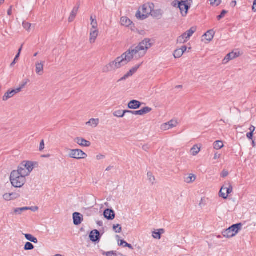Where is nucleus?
<instances>
[{"instance_id":"obj_1","label":"nucleus","mask_w":256,"mask_h":256,"mask_svg":"<svg viewBox=\"0 0 256 256\" xmlns=\"http://www.w3.org/2000/svg\"><path fill=\"white\" fill-rule=\"evenodd\" d=\"M151 40L150 38H144L142 42H140L136 46H132L128 50L124 53L119 58L124 66L126 64L130 62L134 56L136 59L143 57L146 54L148 50L152 45L150 42Z\"/></svg>"},{"instance_id":"obj_2","label":"nucleus","mask_w":256,"mask_h":256,"mask_svg":"<svg viewBox=\"0 0 256 256\" xmlns=\"http://www.w3.org/2000/svg\"><path fill=\"white\" fill-rule=\"evenodd\" d=\"M154 5L153 3H146L144 4L136 13V16L137 18L144 20L146 19L153 10Z\"/></svg>"},{"instance_id":"obj_3","label":"nucleus","mask_w":256,"mask_h":256,"mask_svg":"<svg viewBox=\"0 0 256 256\" xmlns=\"http://www.w3.org/2000/svg\"><path fill=\"white\" fill-rule=\"evenodd\" d=\"M18 174L16 170H14L12 172L10 178L12 186L18 188L22 187L26 181V178Z\"/></svg>"},{"instance_id":"obj_4","label":"nucleus","mask_w":256,"mask_h":256,"mask_svg":"<svg viewBox=\"0 0 256 256\" xmlns=\"http://www.w3.org/2000/svg\"><path fill=\"white\" fill-rule=\"evenodd\" d=\"M242 224L238 223L234 224L226 230L222 232V234L224 237L230 238L235 236L242 229Z\"/></svg>"},{"instance_id":"obj_5","label":"nucleus","mask_w":256,"mask_h":256,"mask_svg":"<svg viewBox=\"0 0 256 256\" xmlns=\"http://www.w3.org/2000/svg\"><path fill=\"white\" fill-rule=\"evenodd\" d=\"M120 58L118 57L114 61H112L106 64L102 68V72H107L112 70H114L120 68L122 66H124L122 62V60H120Z\"/></svg>"},{"instance_id":"obj_6","label":"nucleus","mask_w":256,"mask_h":256,"mask_svg":"<svg viewBox=\"0 0 256 256\" xmlns=\"http://www.w3.org/2000/svg\"><path fill=\"white\" fill-rule=\"evenodd\" d=\"M232 192V186L230 182H225L222 187L219 194L224 199H226L228 195Z\"/></svg>"},{"instance_id":"obj_7","label":"nucleus","mask_w":256,"mask_h":256,"mask_svg":"<svg viewBox=\"0 0 256 256\" xmlns=\"http://www.w3.org/2000/svg\"><path fill=\"white\" fill-rule=\"evenodd\" d=\"M68 156L70 158L74 159H82L87 157V154L80 149L70 150Z\"/></svg>"},{"instance_id":"obj_8","label":"nucleus","mask_w":256,"mask_h":256,"mask_svg":"<svg viewBox=\"0 0 256 256\" xmlns=\"http://www.w3.org/2000/svg\"><path fill=\"white\" fill-rule=\"evenodd\" d=\"M102 234L97 230H94L90 232L89 238L90 240L94 243H98L101 238Z\"/></svg>"},{"instance_id":"obj_9","label":"nucleus","mask_w":256,"mask_h":256,"mask_svg":"<svg viewBox=\"0 0 256 256\" xmlns=\"http://www.w3.org/2000/svg\"><path fill=\"white\" fill-rule=\"evenodd\" d=\"M180 6H179L180 14L182 16H186L188 14V12L190 8V4L187 3V1L182 0Z\"/></svg>"},{"instance_id":"obj_10","label":"nucleus","mask_w":256,"mask_h":256,"mask_svg":"<svg viewBox=\"0 0 256 256\" xmlns=\"http://www.w3.org/2000/svg\"><path fill=\"white\" fill-rule=\"evenodd\" d=\"M104 217L108 220H113L115 218L116 214L112 209L106 208L104 212Z\"/></svg>"},{"instance_id":"obj_11","label":"nucleus","mask_w":256,"mask_h":256,"mask_svg":"<svg viewBox=\"0 0 256 256\" xmlns=\"http://www.w3.org/2000/svg\"><path fill=\"white\" fill-rule=\"evenodd\" d=\"M72 217L74 224L76 226L80 224L83 220V216L79 212H74Z\"/></svg>"},{"instance_id":"obj_12","label":"nucleus","mask_w":256,"mask_h":256,"mask_svg":"<svg viewBox=\"0 0 256 256\" xmlns=\"http://www.w3.org/2000/svg\"><path fill=\"white\" fill-rule=\"evenodd\" d=\"M178 122L176 120H170L166 123H164L161 126V129L163 130H166L176 126Z\"/></svg>"},{"instance_id":"obj_13","label":"nucleus","mask_w":256,"mask_h":256,"mask_svg":"<svg viewBox=\"0 0 256 256\" xmlns=\"http://www.w3.org/2000/svg\"><path fill=\"white\" fill-rule=\"evenodd\" d=\"M74 142L82 146L88 147L91 144L90 141L80 137L76 138L74 140Z\"/></svg>"},{"instance_id":"obj_14","label":"nucleus","mask_w":256,"mask_h":256,"mask_svg":"<svg viewBox=\"0 0 256 256\" xmlns=\"http://www.w3.org/2000/svg\"><path fill=\"white\" fill-rule=\"evenodd\" d=\"M142 103L137 100H132L128 104V107L130 109L136 110L139 108Z\"/></svg>"},{"instance_id":"obj_15","label":"nucleus","mask_w":256,"mask_h":256,"mask_svg":"<svg viewBox=\"0 0 256 256\" xmlns=\"http://www.w3.org/2000/svg\"><path fill=\"white\" fill-rule=\"evenodd\" d=\"M152 110L150 108L146 106L140 110L133 111L132 114L142 116L150 112Z\"/></svg>"},{"instance_id":"obj_16","label":"nucleus","mask_w":256,"mask_h":256,"mask_svg":"<svg viewBox=\"0 0 256 256\" xmlns=\"http://www.w3.org/2000/svg\"><path fill=\"white\" fill-rule=\"evenodd\" d=\"M239 56V52H230L226 56L225 58L223 60L222 62L223 64H226L230 60H232L234 58H236L237 57Z\"/></svg>"},{"instance_id":"obj_17","label":"nucleus","mask_w":256,"mask_h":256,"mask_svg":"<svg viewBox=\"0 0 256 256\" xmlns=\"http://www.w3.org/2000/svg\"><path fill=\"white\" fill-rule=\"evenodd\" d=\"M22 166H23L26 171L28 172V173L30 172L34 169V163L30 161H24L22 163Z\"/></svg>"},{"instance_id":"obj_18","label":"nucleus","mask_w":256,"mask_h":256,"mask_svg":"<svg viewBox=\"0 0 256 256\" xmlns=\"http://www.w3.org/2000/svg\"><path fill=\"white\" fill-rule=\"evenodd\" d=\"M18 93V92H17L16 89L8 90L5 93L4 96L2 97V100L4 101H6L10 98L14 96L16 94Z\"/></svg>"},{"instance_id":"obj_19","label":"nucleus","mask_w":256,"mask_h":256,"mask_svg":"<svg viewBox=\"0 0 256 256\" xmlns=\"http://www.w3.org/2000/svg\"><path fill=\"white\" fill-rule=\"evenodd\" d=\"M79 8H80V4H78V6H74L73 8V10L72 11L70 14L68 18L69 22H72L74 20V19L75 18L76 16V14L78 13Z\"/></svg>"},{"instance_id":"obj_20","label":"nucleus","mask_w":256,"mask_h":256,"mask_svg":"<svg viewBox=\"0 0 256 256\" xmlns=\"http://www.w3.org/2000/svg\"><path fill=\"white\" fill-rule=\"evenodd\" d=\"M16 172H18V174L22 175L26 178V176L30 174L28 172L26 171V170L22 166V164H20L18 166V170H16Z\"/></svg>"},{"instance_id":"obj_21","label":"nucleus","mask_w":256,"mask_h":256,"mask_svg":"<svg viewBox=\"0 0 256 256\" xmlns=\"http://www.w3.org/2000/svg\"><path fill=\"white\" fill-rule=\"evenodd\" d=\"M214 34L215 32L213 30H208L204 34L203 36H204L207 40L210 42L213 39Z\"/></svg>"},{"instance_id":"obj_22","label":"nucleus","mask_w":256,"mask_h":256,"mask_svg":"<svg viewBox=\"0 0 256 256\" xmlns=\"http://www.w3.org/2000/svg\"><path fill=\"white\" fill-rule=\"evenodd\" d=\"M150 15L157 19H160L162 18V10L160 9L154 10H152V13L150 14Z\"/></svg>"},{"instance_id":"obj_23","label":"nucleus","mask_w":256,"mask_h":256,"mask_svg":"<svg viewBox=\"0 0 256 256\" xmlns=\"http://www.w3.org/2000/svg\"><path fill=\"white\" fill-rule=\"evenodd\" d=\"M36 72L40 76H42L43 74L44 64L40 62L36 64Z\"/></svg>"},{"instance_id":"obj_24","label":"nucleus","mask_w":256,"mask_h":256,"mask_svg":"<svg viewBox=\"0 0 256 256\" xmlns=\"http://www.w3.org/2000/svg\"><path fill=\"white\" fill-rule=\"evenodd\" d=\"M98 35V30L96 29H94V30H91L90 33V42L91 44L94 43L95 42L96 39V38Z\"/></svg>"},{"instance_id":"obj_25","label":"nucleus","mask_w":256,"mask_h":256,"mask_svg":"<svg viewBox=\"0 0 256 256\" xmlns=\"http://www.w3.org/2000/svg\"><path fill=\"white\" fill-rule=\"evenodd\" d=\"M196 30V28L194 27L191 28L189 30H187L183 34H186V37H184L186 42L189 40L190 37L194 34Z\"/></svg>"},{"instance_id":"obj_26","label":"nucleus","mask_w":256,"mask_h":256,"mask_svg":"<svg viewBox=\"0 0 256 256\" xmlns=\"http://www.w3.org/2000/svg\"><path fill=\"white\" fill-rule=\"evenodd\" d=\"M24 235L28 240L34 242V244H37L38 242V239L32 234H24Z\"/></svg>"},{"instance_id":"obj_27","label":"nucleus","mask_w":256,"mask_h":256,"mask_svg":"<svg viewBox=\"0 0 256 256\" xmlns=\"http://www.w3.org/2000/svg\"><path fill=\"white\" fill-rule=\"evenodd\" d=\"M120 22L122 25L124 26H128L131 25L132 22L130 20V19L128 18L127 17H122L120 18Z\"/></svg>"},{"instance_id":"obj_28","label":"nucleus","mask_w":256,"mask_h":256,"mask_svg":"<svg viewBox=\"0 0 256 256\" xmlns=\"http://www.w3.org/2000/svg\"><path fill=\"white\" fill-rule=\"evenodd\" d=\"M102 255L106 256H123L122 254L120 253H116L114 251H110L108 252L102 251Z\"/></svg>"},{"instance_id":"obj_29","label":"nucleus","mask_w":256,"mask_h":256,"mask_svg":"<svg viewBox=\"0 0 256 256\" xmlns=\"http://www.w3.org/2000/svg\"><path fill=\"white\" fill-rule=\"evenodd\" d=\"M31 209L30 207H23L20 208H16L14 210V214H20L22 212L25 210Z\"/></svg>"},{"instance_id":"obj_30","label":"nucleus","mask_w":256,"mask_h":256,"mask_svg":"<svg viewBox=\"0 0 256 256\" xmlns=\"http://www.w3.org/2000/svg\"><path fill=\"white\" fill-rule=\"evenodd\" d=\"M99 122L98 119L92 118L86 122V124L91 126L94 127H96Z\"/></svg>"},{"instance_id":"obj_31","label":"nucleus","mask_w":256,"mask_h":256,"mask_svg":"<svg viewBox=\"0 0 256 256\" xmlns=\"http://www.w3.org/2000/svg\"><path fill=\"white\" fill-rule=\"evenodd\" d=\"M224 146V144L222 141L217 140L214 144V148L216 150H220Z\"/></svg>"},{"instance_id":"obj_32","label":"nucleus","mask_w":256,"mask_h":256,"mask_svg":"<svg viewBox=\"0 0 256 256\" xmlns=\"http://www.w3.org/2000/svg\"><path fill=\"white\" fill-rule=\"evenodd\" d=\"M140 65H141V64L136 65L132 69H130V71L127 73L128 76H132L138 70L140 67Z\"/></svg>"},{"instance_id":"obj_33","label":"nucleus","mask_w":256,"mask_h":256,"mask_svg":"<svg viewBox=\"0 0 256 256\" xmlns=\"http://www.w3.org/2000/svg\"><path fill=\"white\" fill-rule=\"evenodd\" d=\"M30 82L28 79L24 80L22 83L20 84L19 88H16L17 92H20L26 86V85Z\"/></svg>"},{"instance_id":"obj_34","label":"nucleus","mask_w":256,"mask_h":256,"mask_svg":"<svg viewBox=\"0 0 256 256\" xmlns=\"http://www.w3.org/2000/svg\"><path fill=\"white\" fill-rule=\"evenodd\" d=\"M91 20V25L92 26V28L94 29H96L98 27L97 21L96 20V16H94V18H93V16H90Z\"/></svg>"},{"instance_id":"obj_35","label":"nucleus","mask_w":256,"mask_h":256,"mask_svg":"<svg viewBox=\"0 0 256 256\" xmlns=\"http://www.w3.org/2000/svg\"><path fill=\"white\" fill-rule=\"evenodd\" d=\"M193 156L196 155L200 151V148L198 147L197 145H194L190 150Z\"/></svg>"},{"instance_id":"obj_36","label":"nucleus","mask_w":256,"mask_h":256,"mask_svg":"<svg viewBox=\"0 0 256 256\" xmlns=\"http://www.w3.org/2000/svg\"><path fill=\"white\" fill-rule=\"evenodd\" d=\"M34 246L30 242H26L24 246V250H32L34 248Z\"/></svg>"},{"instance_id":"obj_37","label":"nucleus","mask_w":256,"mask_h":256,"mask_svg":"<svg viewBox=\"0 0 256 256\" xmlns=\"http://www.w3.org/2000/svg\"><path fill=\"white\" fill-rule=\"evenodd\" d=\"M183 54H184L182 53V51H181V50H180V48H178L176 50L174 51L173 54L174 57L176 58H180L183 55Z\"/></svg>"},{"instance_id":"obj_38","label":"nucleus","mask_w":256,"mask_h":256,"mask_svg":"<svg viewBox=\"0 0 256 256\" xmlns=\"http://www.w3.org/2000/svg\"><path fill=\"white\" fill-rule=\"evenodd\" d=\"M112 228H113V230L116 233H120L122 232V226L119 224H114Z\"/></svg>"},{"instance_id":"obj_39","label":"nucleus","mask_w":256,"mask_h":256,"mask_svg":"<svg viewBox=\"0 0 256 256\" xmlns=\"http://www.w3.org/2000/svg\"><path fill=\"white\" fill-rule=\"evenodd\" d=\"M186 36V34H182L179 37H178L177 39V42L179 44H184L186 42L184 37Z\"/></svg>"},{"instance_id":"obj_40","label":"nucleus","mask_w":256,"mask_h":256,"mask_svg":"<svg viewBox=\"0 0 256 256\" xmlns=\"http://www.w3.org/2000/svg\"><path fill=\"white\" fill-rule=\"evenodd\" d=\"M123 110H116L113 114L114 116L118 118H123L124 116V114H122Z\"/></svg>"},{"instance_id":"obj_41","label":"nucleus","mask_w":256,"mask_h":256,"mask_svg":"<svg viewBox=\"0 0 256 256\" xmlns=\"http://www.w3.org/2000/svg\"><path fill=\"white\" fill-rule=\"evenodd\" d=\"M147 175H148V180H149L150 182H152V184H154V182L155 181V178L153 176L151 172H148Z\"/></svg>"},{"instance_id":"obj_42","label":"nucleus","mask_w":256,"mask_h":256,"mask_svg":"<svg viewBox=\"0 0 256 256\" xmlns=\"http://www.w3.org/2000/svg\"><path fill=\"white\" fill-rule=\"evenodd\" d=\"M196 178V177L194 174H190L186 178L185 181L188 183H190L195 180Z\"/></svg>"},{"instance_id":"obj_43","label":"nucleus","mask_w":256,"mask_h":256,"mask_svg":"<svg viewBox=\"0 0 256 256\" xmlns=\"http://www.w3.org/2000/svg\"><path fill=\"white\" fill-rule=\"evenodd\" d=\"M182 0H174L172 2V6L173 7L178 8L179 6H180V4H182Z\"/></svg>"},{"instance_id":"obj_44","label":"nucleus","mask_w":256,"mask_h":256,"mask_svg":"<svg viewBox=\"0 0 256 256\" xmlns=\"http://www.w3.org/2000/svg\"><path fill=\"white\" fill-rule=\"evenodd\" d=\"M152 236L154 238L158 240H160L161 238L160 234L158 230L157 231H154L152 232Z\"/></svg>"},{"instance_id":"obj_45","label":"nucleus","mask_w":256,"mask_h":256,"mask_svg":"<svg viewBox=\"0 0 256 256\" xmlns=\"http://www.w3.org/2000/svg\"><path fill=\"white\" fill-rule=\"evenodd\" d=\"M227 13H228V11H226V10H222L220 14V15H218V16H217L216 18H217L218 20H220L222 18L225 16V14Z\"/></svg>"},{"instance_id":"obj_46","label":"nucleus","mask_w":256,"mask_h":256,"mask_svg":"<svg viewBox=\"0 0 256 256\" xmlns=\"http://www.w3.org/2000/svg\"><path fill=\"white\" fill-rule=\"evenodd\" d=\"M210 4L212 6L216 5L218 6L222 2V0H210Z\"/></svg>"},{"instance_id":"obj_47","label":"nucleus","mask_w":256,"mask_h":256,"mask_svg":"<svg viewBox=\"0 0 256 256\" xmlns=\"http://www.w3.org/2000/svg\"><path fill=\"white\" fill-rule=\"evenodd\" d=\"M22 26H23L24 28L27 30H30V29L31 27V24L28 22H23Z\"/></svg>"},{"instance_id":"obj_48","label":"nucleus","mask_w":256,"mask_h":256,"mask_svg":"<svg viewBox=\"0 0 256 256\" xmlns=\"http://www.w3.org/2000/svg\"><path fill=\"white\" fill-rule=\"evenodd\" d=\"M12 195V194H5L3 196L4 198L6 200H10L12 199L11 196Z\"/></svg>"},{"instance_id":"obj_49","label":"nucleus","mask_w":256,"mask_h":256,"mask_svg":"<svg viewBox=\"0 0 256 256\" xmlns=\"http://www.w3.org/2000/svg\"><path fill=\"white\" fill-rule=\"evenodd\" d=\"M228 174V172L227 170H223L221 173V177L226 178Z\"/></svg>"},{"instance_id":"obj_50","label":"nucleus","mask_w":256,"mask_h":256,"mask_svg":"<svg viewBox=\"0 0 256 256\" xmlns=\"http://www.w3.org/2000/svg\"><path fill=\"white\" fill-rule=\"evenodd\" d=\"M44 140H42L40 142V148H39L40 151H42L44 149Z\"/></svg>"},{"instance_id":"obj_51","label":"nucleus","mask_w":256,"mask_h":256,"mask_svg":"<svg viewBox=\"0 0 256 256\" xmlns=\"http://www.w3.org/2000/svg\"><path fill=\"white\" fill-rule=\"evenodd\" d=\"M254 133L252 132H250L246 134V136L249 140H252Z\"/></svg>"},{"instance_id":"obj_52","label":"nucleus","mask_w":256,"mask_h":256,"mask_svg":"<svg viewBox=\"0 0 256 256\" xmlns=\"http://www.w3.org/2000/svg\"><path fill=\"white\" fill-rule=\"evenodd\" d=\"M142 148L146 152H148V150L150 148V146L148 144H146L142 146Z\"/></svg>"},{"instance_id":"obj_53","label":"nucleus","mask_w":256,"mask_h":256,"mask_svg":"<svg viewBox=\"0 0 256 256\" xmlns=\"http://www.w3.org/2000/svg\"><path fill=\"white\" fill-rule=\"evenodd\" d=\"M126 243H128L126 242L125 240H120V242H118V245L120 246H122L124 247V246L126 245Z\"/></svg>"},{"instance_id":"obj_54","label":"nucleus","mask_w":256,"mask_h":256,"mask_svg":"<svg viewBox=\"0 0 256 256\" xmlns=\"http://www.w3.org/2000/svg\"><path fill=\"white\" fill-rule=\"evenodd\" d=\"M129 77V76H128V74H126L125 75H124L122 78H120L119 80H118V82H119L120 81H122V80H126L127 78H128Z\"/></svg>"},{"instance_id":"obj_55","label":"nucleus","mask_w":256,"mask_h":256,"mask_svg":"<svg viewBox=\"0 0 256 256\" xmlns=\"http://www.w3.org/2000/svg\"><path fill=\"white\" fill-rule=\"evenodd\" d=\"M22 45L20 47V48L18 49V52L16 55V58H18L20 57L21 51L22 50Z\"/></svg>"},{"instance_id":"obj_56","label":"nucleus","mask_w":256,"mask_h":256,"mask_svg":"<svg viewBox=\"0 0 256 256\" xmlns=\"http://www.w3.org/2000/svg\"><path fill=\"white\" fill-rule=\"evenodd\" d=\"M105 158V156L104 155L100 154L96 156V159L98 160H100L102 159H103Z\"/></svg>"},{"instance_id":"obj_57","label":"nucleus","mask_w":256,"mask_h":256,"mask_svg":"<svg viewBox=\"0 0 256 256\" xmlns=\"http://www.w3.org/2000/svg\"><path fill=\"white\" fill-rule=\"evenodd\" d=\"M221 156V154H218V152H216L214 154V159L216 160L218 158H220Z\"/></svg>"},{"instance_id":"obj_58","label":"nucleus","mask_w":256,"mask_h":256,"mask_svg":"<svg viewBox=\"0 0 256 256\" xmlns=\"http://www.w3.org/2000/svg\"><path fill=\"white\" fill-rule=\"evenodd\" d=\"M181 51H182V53L184 54L187 50V46H183L181 47V48H180Z\"/></svg>"},{"instance_id":"obj_59","label":"nucleus","mask_w":256,"mask_h":256,"mask_svg":"<svg viewBox=\"0 0 256 256\" xmlns=\"http://www.w3.org/2000/svg\"><path fill=\"white\" fill-rule=\"evenodd\" d=\"M124 247H128L129 248H130V250H133L134 249V248L132 246V245L131 244H128V243H126V245L124 246Z\"/></svg>"},{"instance_id":"obj_60","label":"nucleus","mask_w":256,"mask_h":256,"mask_svg":"<svg viewBox=\"0 0 256 256\" xmlns=\"http://www.w3.org/2000/svg\"><path fill=\"white\" fill-rule=\"evenodd\" d=\"M133 112V111L130 110H124L122 114H124V116L126 114H132Z\"/></svg>"},{"instance_id":"obj_61","label":"nucleus","mask_w":256,"mask_h":256,"mask_svg":"<svg viewBox=\"0 0 256 256\" xmlns=\"http://www.w3.org/2000/svg\"><path fill=\"white\" fill-rule=\"evenodd\" d=\"M252 10L256 12V0H254L253 2Z\"/></svg>"},{"instance_id":"obj_62","label":"nucleus","mask_w":256,"mask_h":256,"mask_svg":"<svg viewBox=\"0 0 256 256\" xmlns=\"http://www.w3.org/2000/svg\"><path fill=\"white\" fill-rule=\"evenodd\" d=\"M12 6H10L8 10V14L9 16L12 15Z\"/></svg>"},{"instance_id":"obj_63","label":"nucleus","mask_w":256,"mask_h":256,"mask_svg":"<svg viewBox=\"0 0 256 256\" xmlns=\"http://www.w3.org/2000/svg\"><path fill=\"white\" fill-rule=\"evenodd\" d=\"M236 4V0H232L231 2H230V6L232 7H234Z\"/></svg>"},{"instance_id":"obj_64","label":"nucleus","mask_w":256,"mask_h":256,"mask_svg":"<svg viewBox=\"0 0 256 256\" xmlns=\"http://www.w3.org/2000/svg\"><path fill=\"white\" fill-rule=\"evenodd\" d=\"M249 130H250V132H252V133H254V131L256 130V128L254 126L251 125L250 128H249Z\"/></svg>"}]
</instances>
